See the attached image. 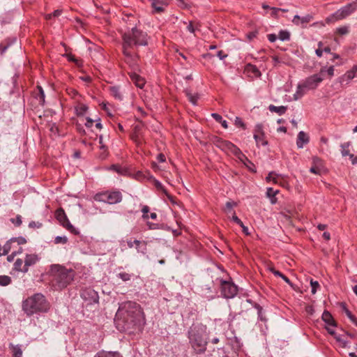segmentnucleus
Masks as SVG:
<instances>
[{
    "label": "nucleus",
    "mask_w": 357,
    "mask_h": 357,
    "mask_svg": "<svg viewBox=\"0 0 357 357\" xmlns=\"http://www.w3.org/2000/svg\"><path fill=\"white\" fill-rule=\"evenodd\" d=\"M123 38V54L126 57V61L132 63L137 58L130 50L134 46H145L148 44V36L146 33L135 27L122 36Z\"/></svg>",
    "instance_id": "1"
},
{
    "label": "nucleus",
    "mask_w": 357,
    "mask_h": 357,
    "mask_svg": "<svg viewBox=\"0 0 357 357\" xmlns=\"http://www.w3.org/2000/svg\"><path fill=\"white\" fill-rule=\"evenodd\" d=\"M119 314L122 316L127 329L139 328L144 324V314L136 303L128 301L121 305Z\"/></svg>",
    "instance_id": "2"
},
{
    "label": "nucleus",
    "mask_w": 357,
    "mask_h": 357,
    "mask_svg": "<svg viewBox=\"0 0 357 357\" xmlns=\"http://www.w3.org/2000/svg\"><path fill=\"white\" fill-rule=\"evenodd\" d=\"M50 275L52 277V287L56 291H61L70 284L75 273L72 268H67L60 264H52L50 266Z\"/></svg>",
    "instance_id": "3"
},
{
    "label": "nucleus",
    "mask_w": 357,
    "mask_h": 357,
    "mask_svg": "<svg viewBox=\"0 0 357 357\" xmlns=\"http://www.w3.org/2000/svg\"><path fill=\"white\" fill-rule=\"evenodd\" d=\"M50 305L45 296L40 293L35 294L22 302V310L28 316L35 313L46 312L50 310Z\"/></svg>",
    "instance_id": "4"
},
{
    "label": "nucleus",
    "mask_w": 357,
    "mask_h": 357,
    "mask_svg": "<svg viewBox=\"0 0 357 357\" xmlns=\"http://www.w3.org/2000/svg\"><path fill=\"white\" fill-rule=\"evenodd\" d=\"M189 342L197 354H203L208 343L205 335V328L200 326L191 327L188 331Z\"/></svg>",
    "instance_id": "5"
},
{
    "label": "nucleus",
    "mask_w": 357,
    "mask_h": 357,
    "mask_svg": "<svg viewBox=\"0 0 357 357\" xmlns=\"http://www.w3.org/2000/svg\"><path fill=\"white\" fill-rule=\"evenodd\" d=\"M357 9V3L354 1L347 4L346 6L342 7L339 10H337L335 13H333L331 17L327 18V22H334L337 20H340L344 19L353 13Z\"/></svg>",
    "instance_id": "6"
},
{
    "label": "nucleus",
    "mask_w": 357,
    "mask_h": 357,
    "mask_svg": "<svg viewBox=\"0 0 357 357\" xmlns=\"http://www.w3.org/2000/svg\"><path fill=\"white\" fill-rule=\"evenodd\" d=\"M218 146L225 151L231 153L242 162H243L244 160H248L241 151L236 145L229 141L220 139L218 141Z\"/></svg>",
    "instance_id": "7"
},
{
    "label": "nucleus",
    "mask_w": 357,
    "mask_h": 357,
    "mask_svg": "<svg viewBox=\"0 0 357 357\" xmlns=\"http://www.w3.org/2000/svg\"><path fill=\"white\" fill-rule=\"evenodd\" d=\"M55 218L70 233L78 235L79 231L69 221L64 210L62 208H58L55 212Z\"/></svg>",
    "instance_id": "8"
},
{
    "label": "nucleus",
    "mask_w": 357,
    "mask_h": 357,
    "mask_svg": "<svg viewBox=\"0 0 357 357\" xmlns=\"http://www.w3.org/2000/svg\"><path fill=\"white\" fill-rule=\"evenodd\" d=\"M221 294L225 298H234L238 292L237 287L231 281H220Z\"/></svg>",
    "instance_id": "9"
},
{
    "label": "nucleus",
    "mask_w": 357,
    "mask_h": 357,
    "mask_svg": "<svg viewBox=\"0 0 357 357\" xmlns=\"http://www.w3.org/2000/svg\"><path fill=\"white\" fill-rule=\"evenodd\" d=\"M81 297L86 303V305H98L99 303L98 292L91 288L83 289L81 292Z\"/></svg>",
    "instance_id": "10"
},
{
    "label": "nucleus",
    "mask_w": 357,
    "mask_h": 357,
    "mask_svg": "<svg viewBox=\"0 0 357 357\" xmlns=\"http://www.w3.org/2000/svg\"><path fill=\"white\" fill-rule=\"evenodd\" d=\"M324 72H325V70L321 68L319 74H314L306 78V79L303 82L304 87L308 90L315 89L324 79L321 75Z\"/></svg>",
    "instance_id": "11"
},
{
    "label": "nucleus",
    "mask_w": 357,
    "mask_h": 357,
    "mask_svg": "<svg viewBox=\"0 0 357 357\" xmlns=\"http://www.w3.org/2000/svg\"><path fill=\"white\" fill-rule=\"evenodd\" d=\"M101 201L109 204H114L122 201V194L119 191L105 192L101 195Z\"/></svg>",
    "instance_id": "12"
},
{
    "label": "nucleus",
    "mask_w": 357,
    "mask_h": 357,
    "mask_svg": "<svg viewBox=\"0 0 357 357\" xmlns=\"http://www.w3.org/2000/svg\"><path fill=\"white\" fill-rule=\"evenodd\" d=\"M357 73V66L355 65L353 68L347 71L342 76L338 78V82H340L342 87L347 85L349 82L353 79L356 77V74Z\"/></svg>",
    "instance_id": "13"
},
{
    "label": "nucleus",
    "mask_w": 357,
    "mask_h": 357,
    "mask_svg": "<svg viewBox=\"0 0 357 357\" xmlns=\"http://www.w3.org/2000/svg\"><path fill=\"white\" fill-rule=\"evenodd\" d=\"M40 260V257L36 254H27L24 258V273L29 271V267L35 265Z\"/></svg>",
    "instance_id": "14"
},
{
    "label": "nucleus",
    "mask_w": 357,
    "mask_h": 357,
    "mask_svg": "<svg viewBox=\"0 0 357 357\" xmlns=\"http://www.w3.org/2000/svg\"><path fill=\"white\" fill-rule=\"evenodd\" d=\"M309 142L308 135L303 131H300L298 134L296 145L298 148L301 149Z\"/></svg>",
    "instance_id": "15"
},
{
    "label": "nucleus",
    "mask_w": 357,
    "mask_h": 357,
    "mask_svg": "<svg viewBox=\"0 0 357 357\" xmlns=\"http://www.w3.org/2000/svg\"><path fill=\"white\" fill-rule=\"evenodd\" d=\"M130 77L132 80V82L139 89H142L144 86L145 85V80L144 79L139 76V75L136 74L135 73H132L130 74Z\"/></svg>",
    "instance_id": "16"
},
{
    "label": "nucleus",
    "mask_w": 357,
    "mask_h": 357,
    "mask_svg": "<svg viewBox=\"0 0 357 357\" xmlns=\"http://www.w3.org/2000/svg\"><path fill=\"white\" fill-rule=\"evenodd\" d=\"M245 71L250 77H259L261 76V72L259 70V69L255 66L250 63L246 65Z\"/></svg>",
    "instance_id": "17"
},
{
    "label": "nucleus",
    "mask_w": 357,
    "mask_h": 357,
    "mask_svg": "<svg viewBox=\"0 0 357 357\" xmlns=\"http://www.w3.org/2000/svg\"><path fill=\"white\" fill-rule=\"evenodd\" d=\"M266 181H273L278 184L280 180H284V175L271 172L266 178Z\"/></svg>",
    "instance_id": "18"
},
{
    "label": "nucleus",
    "mask_w": 357,
    "mask_h": 357,
    "mask_svg": "<svg viewBox=\"0 0 357 357\" xmlns=\"http://www.w3.org/2000/svg\"><path fill=\"white\" fill-rule=\"evenodd\" d=\"M323 321L327 324V326L335 327L336 323L333 318L331 313L328 311H324L321 317Z\"/></svg>",
    "instance_id": "19"
},
{
    "label": "nucleus",
    "mask_w": 357,
    "mask_h": 357,
    "mask_svg": "<svg viewBox=\"0 0 357 357\" xmlns=\"http://www.w3.org/2000/svg\"><path fill=\"white\" fill-rule=\"evenodd\" d=\"M17 40L16 38H8L0 44V52L1 54H4L6 50Z\"/></svg>",
    "instance_id": "20"
},
{
    "label": "nucleus",
    "mask_w": 357,
    "mask_h": 357,
    "mask_svg": "<svg viewBox=\"0 0 357 357\" xmlns=\"http://www.w3.org/2000/svg\"><path fill=\"white\" fill-rule=\"evenodd\" d=\"M307 91H308V89H306L305 87H304L303 83L299 84L297 86L296 93L294 94V100H297L302 98Z\"/></svg>",
    "instance_id": "21"
},
{
    "label": "nucleus",
    "mask_w": 357,
    "mask_h": 357,
    "mask_svg": "<svg viewBox=\"0 0 357 357\" xmlns=\"http://www.w3.org/2000/svg\"><path fill=\"white\" fill-rule=\"evenodd\" d=\"M268 109L271 112H275V113L278 114L279 115H282L286 112V111L287 109V107H286V106H275L273 105H270L268 107Z\"/></svg>",
    "instance_id": "22"
},
{
    "label": "nucleus",
    "mask_w": 357,
    "mask_h": 357,
    "mask_svg": "<svg viewBox=\"0 0 357 357\" xmlns=\"http://www.w3.org/2000/svg\"><path fill=\"white\" fill-rule=\"evenodd\" d=\"M151 6L156 12L160 13L164 10L167 3L161 0H155L154 2H152Z\"/></svg>",
    "instance_id": "23"
},
{
    "label": "nucleus",
    "mask_w": 357,
    "mask_h": 357,
    "mask_svg": "<svg viewBox=\"0 0 357 357\" xmlns=\"http://www.w3.org/2000/svg\"><path fill=\"white\" fill-rule=\"evenodd\" d=\"M127 244H128V246L130 248H132L134 246H135V248H136V249L137 250L138 252H140V248H141L142 245L144 246V248H146V243L145 242H142V241H138V240H135L133 241H132L131 240H129V241H127Z\"/></svg>",
    "instance_id": "24"
},
{
    "label": "nucleus",
    "mask_w": 357,
    "mask_h": 357,
    "mask_svg": "<svg viewBox=\"0 0 357 357\" xmlns=\"http://www.w3.org/2000/svg\"><path fill=\"white\" fill-rule=\"evenodd\" d=\"M111 95L117 100H121L123 99L122 93L119 86H111L109 88Z\"/></svg>",
    "instance_id": "25"
},
{
    "label": "nucleus",
    "mask_w": 357,
    "mask_h": 357,
    "mask_svg": "<svg viewBox=\"0 0 357 357\" xmlns=\"http://www.w3.org/2000/svg\"><path fill=\"white\" fill-rule=\"evenodd\" d=\"M9 347L13 351V357H22V350L21 348V345H14L13 344L10 343L9 344Z\"/></svg>",
    "instance_id": "26"
},
{
    "label": "nucleus",
    "mask_w": 357,
    "mask_h": 357,
    "mask_svg": "<svg viewBox=\"0 0 357 357\" xmlns=\"http://www.w3.org/2000/svg\"><path fill=\"white\" fill-rule=\"evenodd\" d=\"M75 109L77 116H83L88 110V107L83 103H78Z\"/></svg>",
    "instance_id": "27"
},
{
    "label": "nucleus",
    "mask_w": 357,
    "mask_h": 357,
    "mask_svg": "<svg viewBox=\"0 0 357 357\" xmlns=\"http://www.w3.org/2000/svg\"><path fill=\"white\" fill-rule=\"evenodd\" d=\"M14 269L17 271H20L24 273V264H23V260L21 259H17L14 263Z\"/></svg>",
    "instance_id": "28"
},
{
    "label": "nucleus",
    "mask_w": 357,
    "mask_h": 357,
    "mask_svg": "<svg viewBox=\"0 0 357 357\" xmlns=\"http://www.w3.org/2000/svg\"><path fill=\"white\" fill-rule=\"evenodd\" d=\"M350 142H346L341 145L342 154L343 156L349 155L351 158L354 157L353 154L349 153V147L350 146Z\"/></svg>",
    "instance_id": "29"
},
{
    "label": "nucleus",
    "mask_w": 357,
    "mask_h": 357,
    "mask_svg": "<svg viewBox=\"0 0 357 357\" xmlns=\"http://www.w3.org/2000/svg\"><path fill=\"white\" fill-rule=\"evenodd\" d=\"M108 155V151L106 146L105 144H102L100 146V153L98 158L101 160H105Z\"/></svg>",
    "instance_id": "30"
},
{
    "label": "nucleus",
    "mask_w": 357,
    "mask_h": 357,
    "mask_svg": "<svg viewBox=\"0 0 357 357\" xmlns=\"http://www.w3.org/2000/svg\"><path fill=\"white\" fill-rule=\"evenodd\" d=\"M185 94L187 97L188 98V100L190 102H192L193 105L197 104V101L199 98V96L197 94H192L188 91H185Z\"/></svg>",
    "instance_id": "31"
},
{
    "label": "nucleus",
    "mask_w": 357,
    "mask_h": 357,
    "mask_svg": "<svg viewBox=\"0 0 357 357\" xmlns=\"http://www.w3.org/2000/svg\"><path fill=\"white\" fill-rule=\"evenodd\" d=\"M278 38L282 41H287L290 39V33L287 31H280L278 35Z\"/></svg>",
    "instance_id": "32"
},
{
    "label": "nucleus",
    "mask_w": 357,
    "mask_h": 357,
    "mask_svg": "<svg viewBox=\"0 0 357 357\" xmlns=\"http://www.w3.org/2000/svg\"><path fill=\"white\" fill-rule=\"evenodd\" d=\"M10 277L8 275H0V285L1 286H7L11 282Z\"/></svg>",
    "instance_id": "33"
},
{
    "label": "nucleus",
    "mask_w": 357,
    "mask_h": 357,
    "mask_svg": "<svg viewBox=\"0 0 357 357\" xmlns=\"http://www.w3.org/2000/svg\"><path fill=\"white\" fill-rule=\"evenodd\" d=\"M236 206V203L235 202H227L225 204V207L224 211L226 213L229 214L231 213L233 207Z\"/></svg>",
    "instance_id": "34"
},
{
    "label": "nucleus",
    "mask_w": 357,
    "mask_h": 357,
    "mask_svg": "<svg viewBox=\"0 0 357 357\" xmlns=\"http://www.w3.org/2000/svg\"><path fill=\"white\" fill-rule=\"evenodd\" d=\"M117 276L123 282H127L131 280V278L132 276V274H130L128 273L122 272L119 273Z\"/></svg>",
    "instance_id": "35"
},
{
    "label": "nucleus",
    "mask_w": 357,
    "mask_h": 357,
    "mask_svg": "<svg viewBox=\"0 0 357 357\" xmlns=\"http://www.w3.org/2000/svg\"><path fill=\"white\" fill-rule=\"evenodd\" d=\"M38 91H39L38 95V99L39 103L40 105H43L45 103V93L41 86H38Z\"/></svg>",
    "instance_id": "36"
},
{
    "label": "nucleus",
    "mask_w": 357,
    "mask_h": 357,
    "mask_svg": "<svg viewBox=\"0 0 357 357\" xmlns=\"http://www.w3.org/2000/svg\"><path fill=\"white\" fill-rule=\"evenodd\" d=\"M66 58L68 61L74 62L77 66H80L82 64V61L76 59L73 55L70 54H66Z\"/></svg>",
    "instance_id": "37"
},
{
    "label": "nucleus",
    "mask_w": 357,
    "mask_h": 357,
    "mask_svg": "<svg viewBox=\"0 0 357 357\" xmlns=\"http://www.w3.org/2000/svg\"><path fill=\"white\" fill-rule=\"evenodd\" d=\"M155 185L158 189L162 190V192L167 196L169 200L172 202L173 197L167 193V190L163 188L160 182L158 181H155Z\"/></svg>",
    "instance_id": "38"
},
{
    "label": "nucleus",
    "mask_w": 357,
    "mask_h": 357,
    "mask_svg": "<svg viewBox=\"0 0 357 357\" xmlns=\"http://www.w3.org/2000/svg\"><path fill=\"white\" fill-rule=\"evenodd\" d=\"M342 310L346 314V315L348 317V318L352 321V323L354 321V320L356 319V318L351 314V312L347 308L345 304H342Z\"/></svg>",
    "instance_id": "39"
},
{
    "label": "nucleus",
    "mask_w": 357,
    "mask_h": 357,
    "mask_svg": "<svg viewBox=\"0 0 357 357\" xmlns=\"http://www.w3.org/2000/svg\"><path fill=\"white\" fill-rule=\"evenodd\" d=\"M254 138H255L257 144L261 143L262 145L267 144V142L264 141L263 139V134L260 135V134L255 133Z\"/></svg>",
    "instance_id": "40"
},
{
    "label": "nucleus",
    "mask_w": 357,
    "mask_h": 357,
    "mask_svg": "<svg viewBox=\"0 0 357 357\" xmlns=\"http://www.w3.org/2000/svg\"><path fill=\"white\" fill-rule=\"evenodd\" d=\"M274 275L275 276H278L280 278H281V279H282L285 282H287L288 284H289L290 286H292V283L291 282V281L289 280V279L286 277L283 273H282L280 271H275L274 272Z\"/></svg>",
    "instance_id": "41"
},
{
    "label": "nucleus",
    "mask_w": 357,
    "mask_h": 357,
    "mask_svg": "<svg viewBox=\"0 0 357 357\" xmlns=\"http://www.w3.org/2000/svg\"><path fill=\"white\" fill-rule=\"evenodd\" d=\"M199 24L198 23H194L192 22H190L188 25L187 26V29L190 33H194L195 32V30L198 29Z\"/></svg>",
    "instance_id": "42"
},
{
    "label": "nucleus",
    "mask_w": 357,
    "mask_h": 357,
    "mask_svg": "<svg viewBox=\"0 0 357 357\" xmlns=\"http://www.w3.org/2000/svg\"><path fill=\"white\" fill-rule=\"evenodd\" d=\"M336 33L340 35H346L349 33V28L346 26L339 27L336 29Z\"/></svg>",
    "instance_id": "43"
},
{
    "label": "nucleus",
    "mask_w": 357,
    "mask_h": 357,
    "mask_svg": "<svg viewBox=\"0 0 357 357\" xmlns=\"http://www.w3.org/2000/svg\"><path fill=\"white\" fill-rule=\"evenodd\" d=\"M68 241V238L66 236H56L54 239V243L56 244L62 243L65 244Z\"/></svg>",
    "instance_id": "44"
},
{
    "label": "nucleus",
    "mask_w": 357,
    "mask_h": 357,
    "mask_svg": "<svg viewBox=\"0 0 357 357\" xmlns=\"http://www.w3.org/2000/svg\"><path fill=\"white\" fill-rule=\"evenodd\" d=\"M310 285L312 287L311 292L312 294H314L317 292V288L319 287V284L317 281H313L312 280L310 281Z\"/></svg>",
    "instance_id": "45"
},
{
    "label": "nucleus",
    "mask_w": 357,
    "mask_h": 357,
    "mask_svg": "<svg viewBox=\"0 0 357 357\" xmlns=\"http://www.w3.org/2000/svg\"><path fill=\"white\" fill-rule=\"evenodd\" d=\"M310 172L313 174L320 175L321 174L322 169L319 166L315 165L310 168Z\"/></svg>",
    "instance_id": "46"
},
{
    "label": "nucleus",
    "mask_w": 357,
    "mask_h": 357,
    "mask_svg": "<svg viewBox=\"0 0 357 357\" xmlns=\"http://www.w3.org/2000/svg\"><path fill=\"white\" fill-rule=\"evenodd\" d=\"M278 192V190H274L272 188H268L266 190V195L268 197H275Z\"/></svg>",
    "instance_id": "47"
},
{
    "label": "nucleus",
    "mask_w": 357,
    "mask_h": 357,
    "mask_svg": "<svg viewBox=\"0 0 357 357\" xmlns=\"http://www.w3.org/2000/svg\"><path fill=\"white\" fill-rule=\"evenodd\" d=\"M97 357H121L117 353H103L99 354Z\"/></svg>",
    "instance_id": "48"
},
{
    "label": "nucleus",
    "mask_w": 357,
    "mask_h": 357,
    "mask_svg": "<svg viewBox=\"0 0 357 357\" xmlns=\"http://www.w3.org/2000/svg\"><path fill=\"white\" fill-rule=\"evenodd\" d=\"M11 242H17L18 245L24 244L26 240L24 237L13 238L10 239Z\"/></svg>",
    "instance_id": "49"
},
{
    "label": "nucleus",
    "mask_w": 357,
    "mask_h": 357,
    "mask_svg": "<svg viewBox=\"0 0 357 357\" xmlns=\"http://www.w3.org/2000/svg\"><path fill=\"white\" fill-rule=\"evenodd\" d=\"M11 241H8L3 247V252H2V254H3V255H6L8 253V252L10 251V244H11Z\"/></svg>",
    "instance_id": "50"
},
{
    "label": "nucleus",
    "mask_w": 357,
    "mask_h": 357,
    "mask_svg": "<svg viewBox=\"0 0 357 357\" xmlns=\"http://www.w3.org/2000/svg\"><path fill=\"white\" fill-rule=\"evenodd\" d=\"M235 125L236 126L241 127L244 130L246 128L245 123L243 122L241 119L239 118V117H236V119H235Z\"/></svg>",
    "instance_id": "51"
},
{
    "label": "nucleus",
    "mask_w": 357,
    "mask_h": 357,
    "mask_svg": "<svg viewBox=\"0 0 357 357\" xmlns=\"http://www.w3.org/2000/svg\"><path fill=\"white\" fill-rule=\"evenodd\" d=\"M149 211V208L148 206H143L142 209V212L143 213V215H142V218L144 219H148L149 218V215H148V213Z\"/></svg>",
    "instance_id": "52"
},
{
    "label": "nucleus",
    "mask_w": 357,
    "mask_h": 357,
    "mask_svg": "<svg viewBox=\"0 0 357 357\" xmlns=\"http://www.w3.org/2000/svg\"><path fill=\"white\" fill-rule=\"evenodd\" d=\"M312 19V17L309 15H307L304 17H301V22H300V24H307Z\"/></svg>",
    "instance_id": "53"
},
{
    "label": "nucleus",
    "mask_w": 357,
    "mask_h": 357,
    "mask_svg": "<svg viewBox=\"0 0 357 357\" xmlns=\"http://www.w3.org/2000/svg\"><path fill=\"white\" fill-rule=\"evenodd\" d=\"M231 218L232 220L235 222L237 225H238L239 226H243V222L236 215L235 213H233Z\"/></svg>",
    "instance_id": "54"
},
{
    "label": "nucleus",
    "mask_w": 357,
    "mask_h": 357,
    "mask_svg": "<svg viewBox=\"0 0 357 357\" xmlns=\"http://www.w3.org/2000/svg\"><path fill=\"white\" fill-rule=\"evenodd\" d=\"M61 14V10H54L52 13L47 15L46 16V18H47V19H50V18L52 17V16H54V17H58V16H59Z\"/></svg>",
    "instance_id": "55"
},
{
    "label": "nucleus",
    "mask_w": 357,
    "mask_h": 357,
    "mask_svg": "<svg viewBox=\"0 0 357 357\" xmlns=\"http://www.w3.org/2000/svg\"><path fill=\"white\" fill-rule=\"evenodd\" d=\"M11 220L16 226L21 225L22 222L20 215H17L15 219H12Z\"/></svg>",
    "instance_id": "56"
},
{
    "label": "nucleus",
    "mask_w": 357,
    "mask_h": 357,
    "mask_svg": "<svg viewBox=\"0 0 357 357\" xmlns=\"http://www.w3.org/2000/svg\"><path fill=\"white\" fill-rule=\"evenodd\" d=\"M334 337L335 338V340L339 342H341L342 343L343 346L344 347H346V344H347V342L345 340H344L340 335H337L335 333V335H333Z\"/></svg>",
    "instance_id": "57"
},
{
    "label": "nucleus",
    "mask_w": 357,
    "mask_h": 357,
    "mask_svg": "<svg viewBox=\"0 0 357 357\" xmlns=\"http://www.w3.org/2000/svg\"><path fill=\"white\" fill-rule=\"evenodd\" d=\"M301 17H300L299 15H296L293 20H292V22L296 24V25H299L300 24V22H301Z\"/></svg>",
    "instance_id": "58"
},
{
    "label": "nucleus",
    "mask_w": 357,
    "mask_h": 357,
    "mask_svg": "<svg viewBox=\"0 0 357 357\" xmlns=\"http://www.w3.org/2000/svg\"><path fill=\"white\" fill-rule=\"evenodd\" d=\"M94 121L89 117L86 118V122L85 123V126L87 128H91L93 126Z\"/></svg>",
    "instance_id": "59"
},
{
    "label": "nucleus",
    "mask_w": 357,
    "mask_h": 357,
    "mask_svg": "<svg viewBox=\"0 0 357 357\" xmlns=\"http://www.w3.org/2000/svg\"><path fill=\"white\" fill-rule=\"evenodd\" d=\"M256 307L257 309L258 310V316H259V318L261 320V321H264V319L263 318V315H262V307L261 306H259V305H256Z\"/></svg>",
    "instance_id": "60"
},
{
    "label": "nucleus",
    "mask_w": 357,
    "mask_h": 357,
    "mask_svg": "<svg viewBox=\"0 0 357 357\" xmlns=\"http://www.w3.org/2000/svg\"><path fill=\"white\" fill-rule=\"evenodd\" d=\"M50 131L52 134L57 135L59 131L58 127L55 124H52L50 128Z\"/></svg>",
    "instance_id": "61"
},
{
    "label": "nucleus",
    "mask_w": 357,
    "mask_h": 357,
    "mask_svg": "<svg viewBox=\"0 0 357 357\" xmlns=\"http://www.w3.org/2000/svg\"><path fill=\"white\" fill-rule=\"evenodd\" d=\"M211 116L218 122H221V121L222 120V116L217 113H213V114H211Z\"/></svg>",
    "instance_id": "62"
},
{
    "label": "nucleus",
    "mask_w": 357,
    "mask_h": 357,
    "mask_svg": "<svg viewBox=\"0 0 357 357\" xmlns=\"http://www.w3.org/2000/svg\"><path fill=\"white\" fill-rule=\"evenodd\" d=\"M277 36L275 34L271 33L268 35V39L270 42L273 43L277 39Z\"/></svg>",
    "instance_id": "63"
},
{
    "label": "nucleus",
    "mask_w": 357,
    "mask_h": 357,
    "mask_svg": "<svg viewBox=\"0 0 357 357\" xmlns=\"http://www.w3.org/2000/svg\"><path fill=\"white\" fill-rule=\"evenodd\" d=\"M157 160L160 162H163L165 161L166 158H165V156L164 154L160 153V154L158 155Z\"/></svg>",
    "instance_id": "64"
}]
</instances>
